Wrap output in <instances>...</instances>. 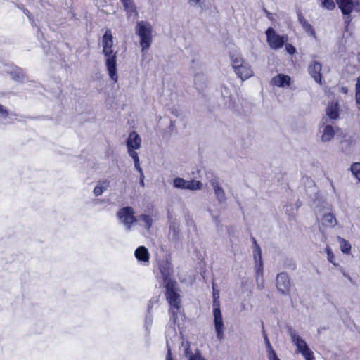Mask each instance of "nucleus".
<instances>
[{
  "label": "nucleus",
  "instance_id": "obj_1",
  "mask_svg": "<svg viewBox=\"0 0 360 360\" xmlns=\"http://www.w3.org/2000/svg\"><path fill=\"white\" fill-rule=\"evenodd\" d=\"M177 284L169 283L166 288V300L169 304V313L171 320L174 325L179 324V318H182L183 314L181 311V297L177 292Z\"/></svg>",
  "mask_w": 360,
  "mask_h": 360
},
{
  "label": "nucleus",
  "instance_id": "obj_2",
  "mask_svg": "<svg viewBox=\"0 0 360 360\" xmlns=\"http://www.w3.org/2000/svg\"><path fill=\"white\" fill-rule=\"evenodd\" d=\"M136 34L139 37L141 52L145 54L150 47L153 42V27L147 21L137 22L135 27Z\"/></svg>",
  "mask_w": 360,
  "mask_h": 360
},
{
  "label": "nucleus",
  "instance_id": "obj_3",
  "mask_svg": "<svg viewBox=\"0 0 360 360\" xmlns=\"http://www.w3.org/2000/svg\"><path fill=\"white\" fill-rule=\"evenodd\" d=\"M231 63L236 75L242 80H246L253 76V70L249 63L240 54L231 56Z\"/></svg>",
  "mask_w": 360,
  "mask_h": 360
},
{
  "label": "nucleus",
  "instance_id": "obj_4",
  "mask_svg": "<svg viewBox=\"0 0 360 360\" xmlns=\"http://www.w3.org/2000/svg\"><path fill=\"white\" fill-rule=\"evenodd\" d=\"M102 53L105 57V65L108 74V76L113 83H117L118 81V71L117 63V51L114 49V47L103 49Z\"/></svg>",
  "mask_w": 360,
  "mask_h": 360
},
{
  "label": "nucleus",
  "instance_id": "obj_5",
  "mask_svg": "<svg viewBox=\"0 0 360 360\" xmlns=\"http://www.w3.org/2000/svg\"><path fill=\"white\" fill-rule=\"evenodd\" d=\"M142 139L134 131L130 132L126 141V146L129 155L132 158L136 169L141 170V163L137 150L141 148Z\"/></svg>",
  "mask_w": 360,
  "mask_h": 360
},
{
  "label": "nucleus",
  "instance_id": "obj_6",
  "mask_svg": "<svg viewBox=\"0 0 360 360\" xmlns=\"http://www.w3.org/2000/svg\"><path fill=\"white\" fill-rule=\"evenodd\" d=\"M289 335L292 342L297 347V351L302 354L305 360H314L313 352L307 346L305 340L295 330L290 329Z\"/></svg>",
  "mask_w": 360,
  "mask_h": 360
},
{
  "label": "nucleus",
  "instance_id": "obj_7",
  "mask_svg": "<svg viewBox=\"0 0 360 360\" xmlns=\"http://www.w3.org/2000/svg\"><path fill=\"white\" fill-rule=\"evenodd\" d=\"M266 36L269 46L274 50L283 48L288 40V37L286 34L281 35L271 27L266 30Z\"/></svg>",
  "mask_w": 360,
  "mask_h": 360
},
{
  "label": "nucleus",
  "instance_id": "obj_8",
  "mask_svg": "<svg viewBox=\"0 0 360 360\" xmlns=\"http://www.w3.org/2000/svg\"><path fill=\"white\" fill-rule=\"evenodd\" d=\"M134 214V210L131 207H124L120 209L117 213L119 222L128 231L131 230L133 225L137 221Z\"/></svg>",
  "mask_w": 360,
  "mask_h": 360
},
{
  "label": "nucleus",
  "instance_id": "obj_9",
  "mask_svg": "<svg viewBox=\"0 0 360 360\" xmlns=\"http://www.w3.org/2000/svg\"><path fill=\"white\" fill-rule=\"evenodd\" d=\"M213 307V321L217 337L218 339L221 340L224 335V320L220 310V302L216 299L212 303Z\"/></svg>",
  "mask_w": 360,
  "mask_h": 360
},
{
  "label": "nucleus",
  "instance_id": "obj_10",
  "mask_svg": "<svg viewBox=\"0 0 360 360\" xmlns=\"http://www.w3.org/2000/svg\"><path fill=\"white\" fill-rule=\"evenodd\" d=\"M172 185L175 188L189 191H200L203 188V184L198 180H186L181 177L173 179Z\"/></svg>",
  "mask_w": 360,
  "mask_h": 360
},
{
  "label": "nucleus",
  "instance_id": "obj_11",
  "mask_svg": "<svg viewBox=\"0 0 360 360\" xmlns=\"http://www.w3.org/2000/svg\"><path fill=\"white\" fill-rule=\"evenodd\" d=\"M271 86L283 89H294V82L292 78L285 74L279 73L274 76L270 82Z\"/></svg>",
  "mask_w": 360,
  "mask_h": 360
},
{
  "label": "nucleus",
  "instance_id": "obj_12",
  "mask_svg": "<svg viewBox=\"0 0 360 360\" xmlns=\"http://www.w3.org/2000/svg\"><path fill=\"white\" fill-rule=\"evenodd\" d=\"M335 1L342 13L347 15V18L352 12H360V1L359 0H335Z\"/></svg>",
  "mask_w": 360,
  "mask_h": 360
},
{
  "label": "nucleus",
  "instance_id": "obj_13",
  "mask_svg": "<svg viewBox=\"0 0 360 360\" xmlns=\"http://www.w3.org/2000/svg\"><path fill=\"white\" fill-rule=\"evenodd\" d=\"M338 130V128L330 124L322 123L319 128L321 141L323 143L330 142L334 138Z\"/></svg>",
  "mask_w": 360,
  "mask_h": 360
},
{
  "label": "nucleus",
  "instance_id": "obj_14",
  "mask_svg": "<svg viewBox=\"0 0 360 360\" xmlns=\"http://www.w3.org/2000/svg\"><path fill=\"white\" fill-rule=\"evenodd\" d=\"M319 229L333 228L338 224V220L335 214L329 211L324 212L321 215L317 214Z\"/></svg>",
  "mask_w": 360,
  "mask_h": 360
},
{
  "label": "nucleus",
  "instance_id": "obj_15",
  "mask_svg": "<svg viewBox=\"0 0 360 360\" xmlns=\"http://www.w3.org/2000/svg\"><path fill=\"white\" fill-rule=\"evenodd\" d=\"M160 271L165 283V286L167 285L169 283H172V284L176 283L172 278L173 270L171 263L168 261L162 262L160 265Z\"/></svg>",
  "mask_w": 360,
  "mask_h": 360
},
{
  "label": "nucleus",
  "instance_id": "obj_16",
  "mask_svg": "<svg viewBox=\"0 0 360 360\" xmlns=\"http://www.w3.org/2000/svg\"><path fill=\"white\" fill-rule=\"evenodd\" d=\"M276 287L283 294H288L290 290L291 283L288 274L281 273L276 277Z\"/></svg>",
  "mask_w": 360,
  "mask_h": 360
},
{
  "label": "nucleus",
  "instance_id": "obj_17",
  "mask_svg": "<svg viewBox=\"0 0 360 360\" xmlns=\"http://www.w3.org/2000/svg\"><path fill=\"white\" fill-rule=\"evenodd\" d=\"M322 65L317 61H312L309 65V72L314 79L319 84H321L322 77L321 70Z\"/></svg>",
  "mask_w": 360,
  "mask_h": 360
},
{
  "label": "nucleus",
  "instance_id": "obj_18",
  "mask_svg": "<svg viewBox=\"0 0 360 360\" xmlns=\"http://www.w3.org/2000/svg\"><path fill=\"white\" fill-rule=\"evenodd\" d=\"M210 184L214 190V194L217 200L220 202H224L226 200L225 192L222 187L220 186L219 181L217 179H212L210 181Z\"/></svg>",
  "mask_w": 360,
  "mask_h": 360
},
{
  "label": "nucleus",
  "instance_id": "obj_19",
  "mask_svg": "<svg viewBox=\"0 0 360 360\" xmlns=\"http://www.w3.org/2000/svg\"><path fill=\"white\" fill-rule=\"evenodd\" d=\"M255 279L258 288L262 289L264 288V278H263V264L262 261H257V264L255 265Z\"/></svg>",
  "mask_w": 360,
  "mask_h": 360
},
{
  "label": "nucleus",
  "instance_id": "obj_20",
  "mask_svg": "<svg viewBox=\"0 0 360 360\" xmlns=\"http://www.w3.org/2000/svg\"><path fill=\"white\" fill-rule=\"evenodd\" d=\"M135 257L136 259L143 264H148L149 262L150 255L148 249L144 246L139 247L135 252Z\"/></svg>",
  "mask_w": 360,
  "mask_h": 360
},
{
  "label": "nucleus",
  "instance_id": "obj_21",
  "mask_svg": "<svg viewBox=\"0 0 360 360\" xmlns=\"http://www.w3.org/2000/svg\"><path fill=\"white\" fill-rule=\"evenodd\" d=\"M124 6V11L128 18L131 16H137V8L133 0H120Z\"/></svg>",
  "mask_w": 360,
  "mask_h": 360
},
{
  "label": "nucleus",
  "instance_id": "obj_22",
  "mask_svg": "<svg viewBox=\"0 0 360 360\" xmlns=\"http://www.w3.org/2000/svg\"><path fill=\"white\" fill-rule=\"evenodd\" d=\"M137 221L141 226L148 231L153 225V217L150 214H143L139 217Z\"/></svg>",
  "mask_w": 360,
  "mask_h": 360
},
{
  "label": "nucleus",
  "instance_id": "obj_23",
  "mask_svg": "<svg viewBox=\"0 0 360 360\" xmlns=\"http://www.w3.org/2000/svg\"><path fill=\"white\" fill-rule=\"evenodd\" d=\"M327 116L332 120H336L339 116L338 102L332 101L326 108Z\"/></svg>",
  "mask_w": 360,
  "mask_h": 360
},
{
  "label": "nucleus",
  "instance_id": "obj_24",
  "mask_svg": "<svg viewBox=\"0 0 360 360\" xmlns=\"http://www.w3.org/2000/svg\"><path fill=\"white\" fill-rule=\"evenodd\" d=\"M101 46L103 49L112 48L113 46V36L110 30H107L102 37Z\"/></svg>",
  "mask_w": 360,
  "mask_h": 360
},
{
  "label": "nucleus",
  "instance_id": "obj_25",
  "mask_svg": "<svg viewBox=\"0 0 360 360\" xmlns=\"http://www.w3.org/2000/svg\"><path fill=\"white\" fill-rule=\"evenodd\" d=\"M110 186V181L108 180H103L99 181L94 188L93 193L95 196L101 195Z\"/></svg>",
  "mask_w": 360,
  "mask_h": 360
},
{
  "label": "nucleus",
  "instance_id": "obj_26",
  "mask_svg": "<svg viewBox=\"0 0 360 360\" xmlns=\"http://www.w3.org/2000/svg\"><path fill=\"white\" fill-rule=\"evenodd\" d=\"M298 19L300 22L302 24L303 29L304 31L309 35L315 37V32L311 27V25L304 19V18L301 15H298Z\"/></svg>",
  "mask_w": 360,
  "mask_h": 360
},
{
  "label": "nucleus",
  "instance_id": "obj_27",
  "mask_svg": "<svg viewBox=\"0 0 360 360\" xmlns=\"http://www.w3.org/2000/svg\"><path fill=\"white\" fill-rule=\"evenodd\" d=\"M338 240L340 243V248L341 251L345 254H349L351 250L350 243L347 240L341 237H338Z\"/></svg>",
  "mask_w": 360,
  "mask_h": 360
},
{
  "label": "nucleus",
  "instance_id": "obj_28",
  "mask_svg": "<svg viewBox=\"0 0 360 360\" xmlns=\"http://www.w3.org/2000/svg\"><path fill=\"white\" fill-rule=\"evenodd\" d=\"M185 356L188 360H206L198 352L192 353L188 347L185 349Z\"/></svg>",
  "mask_w": 360,
  "mask_h": 360
},
{
  "label": "nucleus",
  "instance_id": "obj_29",
  "mask_svg": "<svg viewBox=\"0 0 360 360\" xmlns=\"http://www.w3.org/2000/svg\"><path fill=\"white\" fill-rule=\"evenodd\" d=\"M170 335H174V336L176 335V330L174 328L169 329L168 331H167V345L168 349H167V356H166V360H174L172 356L171 349H170V347H169V336Z\"/></svg>",
  "mask_w": 360,
  "mask_h": 360
},
{
  "label": "nucleus",
  "instance_id": "obj_30",
  "mask_svg": "<svg viewBox=\"0 0 360 360\" xmlns=\"http://www.w3.org/2000/svg\"><path fill=\"white\" fill-rule=\"evenodd\" d=\"M350 171L354 178L360 182V162H354L350 167Z\"/></svg>",
  "mask_w": 360,
  "mask_h": 360
},
{
  "label": "nucleus",
  "instance_id": "obj_31",
  "mask_svg": "<svg viewBox=\"0 0 360 360\" xmlns=\"http://www.w3.org/2000/svg\"><path fill=\"white\" fill-rule=\"evenodd\" d=\"M264 341H265L266 347V349H267V356H268V359H270L276 357L277 355H276L275 351L273 349V348H272V347L271 345V343L269 342V338H267L266 335L264 336Z\"/></svg>",
  "mask_w": 360,
  "mask_h": 360
},
{
  "label": "nucleus",
  "instance_id": "obj_32",
  "mask_svg": "<svg viewBox=\"0 0 360 360\" xmlns=\"http://www.w3.org/2000/svg\"><path fill=\"white\" fill-rule=\"evenodd\" d=\"M326 252L327 254L328 260L334 266H338L335 262V255L332 251V249L328 245L326 247Z\"/></svg>",
  "mask_w": 360,
  "mask_h": 360
},
{
  "label": "nucleus",
  "instance_id": "obj_33",
  "mask_svg": "<svg viewBox=\"0 0 360 360\" xmlns=\"http://www.w3.org/2000/svg\"><path fill=\"white\" fill-rule=\"evenodd\" d=\"M323 7L328 10H333L335 7L334 0H321Z\"/></svg>",
  "mask_w": 360,
  "mask_h": 360
},
{
  "label": "nucleus",
  "instance_id": "obj_34",
  "mask_svg": "<svg viewBox=\"0 0 360 360\" xmlns=\"http://www.w3.org/2000/svg\"><path fill=\"white\" fill-rule=\"evenodd\" d=\"M254 259L255 264H257V261H259H259H262L261 249L257 245H256L254 249Z\"/></svg>",
  "mask_w": 360,
  "mask_h": 360
},
{
  "label": "nucleus",
  "instance_id": "obj_35",
  "mask_svg": "<svg viewBox=\"0 0 360 360\" xmlns=\"http://www.w3.org/2000/svg\"><path fill=\"white\" fill-rule=\"evenodd\" d=\"M12 77L15 80L21 81L24 78V74L20 69L17 68L15 70V73L12 74Z\"/></svg>",
  "mask_w": 360,
  "mask_h": 360
},
{
  "label": "nucleus",
  "instance_id": "obj_36",
  "mask_svg": "<svg viewBox=\"0 0 360 360\" xmlns=\"http://www.w3.org/2000/svg\"><path fill=\"white\" fill-rule=\"evenodd\" d=\"M356 101L360 105V77H358L356 84Z\"/></svg>",
  "mask_w": 360,
  "mask_h": 360
},
{
  "label": "nucleus",
  "instance_id": "obj_37",
  "mask_svg": "<svg viewBox=\"0 0 360 360\" xmlns=\"http://www.w3.org/2000/svg\"><path fill=\"white\" fill-rule=\"evenodd\" d=\"M285 51L290 55L294 54L296 52V49L290 44L287 42L284 44Z\"/></svg>",
  "mask_w": 360,
  "mask_h": 360
},
{
  "label": "nucleus",
  "instance_id": "obj_38",
  "mask_svg": "<svg viewBox=\"0 0 360 360\" xmlns=\"http://www.w3.org/2000/svg\"><path fill=\"white\" fill-rule=\"evenodd\" d=\"M8 117V111L0 105V120H6Z\"/></svg>",
  "mask_w": 360,
  "mask_h": 360
},
{
  "label": "nucleus",
  "instance_id": "obj_39",
  "mask_svg": "<svg viewBox=\"0 0 360 360\" xmlns=\"http://www.w3.org/2000/svg\"><path fill=\"white\" fill-rule=\"evenodd\" d=\"M152 323H153V317L150 314H149L146 317V320H145L146 327L147 328H149L152 325Z\"/></svg>",
  "mask_w": 360,
  "mask_h": 360
},
{
  "label": "nucleus",
  "instance_id": "obj_40",
  "mask_svg": "<svg viewBox=\"0 0 360 360\" xmlns=\"http://www.w3.org/2000/svg\"><path fill=\"white\" fill-rule=\"evenodd\" d=\"M139 173L140 174V184L141 186H144V181H143V179H144V174H143V169L141 167V170L139 169H136Z\"/></svg>",
  "mask_w": 360,
  "mask_h": 360
},
{
  "label": "nucleus",
  "instance_id": "obj_41",
  "mask_svg": "<svg viewBox=\"0 0 360 360\" xmlns=\"http://www.w3.org/2000/svg\"><path fill=\"white\" fill-rule=\"evenodd\" d=\"M188 3L193 6L200 5L201 0H186Z\"/></svg>",
  "mask_w": 360,
  "mask_h": 360
},
{
  "label": "nucleus",
  "instance_id": "obj_42",
  "mask_svg": "<svg viewBox=\"0 0 360 360\" xmlns=\"http://www.w3.org/2000/svg\"><path fill=\"white\" fill-rule=\"evenodd\" d=\"M219 292H215V291L214 290V292H213V302H214L215 299H216L217 301H219Z\"/></svg>",
  "mask_w": 360,
  "mask_h": 360
},
{
  "label": "nucleus",
  "instance_id": "obj_43",
  "mask_svg": "<svg viewBox=\"0 0 360 360\" xmlns=\"http://www.w3.org/2000/svg\"><path fill=\"white\" fill-rule=\"evenodd\" d=\"M340 91L345 94H347L348 92V90H347V87H341L340 88Z\"/></svg>",
  "mask_w": 360,
  "mask_h": 360
},
{
  "label": "nucleus",
  "instance_id": "obj_44",
  "mask_svg": "<svg viewBox=\"0 0 360 360\" xmlns=\"http://www.w3.org/2000/svg\"><path fill=\"white\" fill-rule=\"evenodd\" d=\"M153 302V300H150V302H149V304H148V311H149V312H150V309H151V307H152Z\"/></svg>",
  "mask_w": 360,
  "mask_h": 360
},
{
  "label": "nucleus",
  "instance_id": "obj_45",
  "mask_svg": "<svg viewBox=\"0 0 360 360\" xmlns=\"http://www.w3.org/2000/svg\"><path fill=\"white\" fill-rule=\"evenodd\" d=\"M269 360H280V359L278 358V356H276V357H274V358L270 359H269Z\"/></svg>",
  "mask_w": 360,
  "mask_h": 360
}]
</instances>
